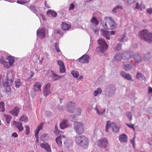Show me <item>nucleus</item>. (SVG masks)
I'll return each mask as SVG.
<instances>
[{
  "label": "nucleus",
  "mask_w": 152,
  "mask_h": 152,
  "mask_svg": "<svg viewBox=\"0 0 152 152\" xmlns=\"http://www.w3.org/2000/svg\"><path fill=\"white\" fill-rule=\"evenodd\" d=\"M75 141L77 145L82 148L87 149L89 146V140L88 137L84 135H80L75 137Z\"/></svg>",
  "instance_id": "nucleus-1"
},
{
  "label": "nucleus",
  "mask_w": 152,
  "mask_h": 152,
  "mask_svg": "<svg viewBox=\"0 0 152 152\" xmlns=\"http://www.w3.org/2000/svg\"><path fill=\"white\" fill-rule=\"evenodd\" d=\"M140 38L145 42L151 44L152 42V33L147 30H143L139 33Z\"/></svg>",
  "instance_id": "nucleus-2"
},
{
  "label": "nucleus",
  "mask_w": 152,
  "mask_h": 152,
  "mask_svg": "<svg viewBox=\"0 0 152 152\" xmlns=\"http://www.w3.org/2000/svg\"><path fill=\"white\" fill-rule=\"evenodd\" d=\"M73 129L75 132L77 134H81L84 131L83 124L80 122L75 121L73 124Z\"/></svg>",
  "instance_id": "nucleus-3"
},
{
  "label": "nucleus",
  "mask_w": 152,
  "mask_h": 152,
  "mask_svg": "<svg viewBox=\"0 0 152 152\" xmlns=\"http://www.w3.org/2000/svg\"><path fill=\"white\" fill-rule=\"evenodd\" d=\"M97 42L99 46L96 48L97 49L99 50L100 52L102 53H103L107 48V44L104 40L102 39H99L98 40Z\"/></svg>",
  "instance_id": "nucleus-4"
},
{
  "label": "nucleus",
  "mask_w": 152,
  "mask_h": 152,
  "mask_svg": "<svg viewBox=\"0 0 152 152\" xmlns=\"http://www.w3.org/2000/svg\"><path fill=\"white\" fill-rule=\"evenodd\" d=\"M7 86H10L13 83L15 78L14 72L12 71H8L7 73Z\"/></svg>",
  "instance_id": "nucleus-5"
},
{
  "label": "nucleus",
  "mask_w": 152,
  "mask_h": 152,
  "mask_svg": "<svg viewBox=\"0 0 152 152\" xmlns=\"http://www.w3.org/2000/svg\"><path fill=\"white\" fill-rule=\"evenodd\" d=\"M110 121H107L105 131L106 132H108V131L109 128L110 127H111L113 131V132H118L119 128L117 126L116 124L114 123H112L111 124Z\"/></svg>",
  "instance_id": "nucleus-6"
},
{
  "label": "nucleus",
  "mask_w": 152,
  "mask_h": 152,
  "mask_svg": "<svg viewBox=\"0 0 152 152\" xmlns=\"http://www.w3.org/2000/svg\"><path fill=\"white\" fill-rule=\"evenodd\" d=\"M108 142L105 138H101L97 141L98 146L101 148H105L107 146Z\"/></svg>",
  "instance_id": "nucleus-7"
},
{
  "label": "nucleus",
  "mask_w": 152,
  "mask_h": 152,
  "mask_svg": "<svg viewBox=\"0 0 152 152\" xmlns=\"http://www.w3.org/2000/svg\"><path fill=\"white\" fill-rule=\"evenodd\" d=\"M106 23L109 25V29H112L115 28L116 26V24L114 20L111 17H106L104 19Z\"/></svg>",
  "instance_id": "nucleus-8"
},
{
  "label": "nucleus",
  "mask_w": 152,
  "mask_h": 152,
  "mask_svg": "<svg viewBox=\"0 0 152 152\" xmlns=\"http://www.w3.org/2000/svg\"><path fill=\"white\" fill-rule=\"evenodd\" d=\"M67 110L71 113H73L75 110L76 107V105L75 103L72 102H69L66 105Z\"/></svg>",
  "instance_id": "nucleus-9"
},
{
  "label": "nucleus",
  "mask_w": 152,
  "mask_h": 152,
  "mask_svg": "<svg viewBox=\"0 0 152 152\" xmlns=\"http://www.w3.org/2000/svg\"><path fill=\"white\" fill-rule=\"evenodd\" d=\"M37 36L41 39L44 38L45 36V31L44 28H41L38 29L37 31Z\"/></svg>",
  "instance_id": "nucleus-10"
},
{
  "label": "nucleus",
  "mask_w": 152,
  "mask_h": 152,
  "mask_svg": "<svg viewBox=\"0 0 152 152\" xmlns=\"http://www.w3.org/2000/svg\"><path fill=\"white\" fill-rule=\"evenodd\" d=\"M89 56L87 55H84L78 59L79 62L83 64L88 63L89 62Z\"/></svg>",
  "instance_id": "nucleus-11"
},
{
  "label": "nucleus",
  "mask_w": 152,
  "mask_h": 152,
  "mask_svg": "<svg viewBox=\"0 0 152 152\" xmlns=\"http://www.w3.org/2000/svg\"><path fill=\"white\" fill-rule=\"evenodd\" d=\"M50 83L47 84L45 86L43 91V94L44 96L46 97L49 94L51 93L50 91Z\"/></svg>",
  "instance_id": "nucleus-12"
},
{
  "label": "nucleus",
  "mask_w": 152,
  "mask_h": 152,
  "mask_svg": "<svg viewBox=\"0 0 152 152\" xmlns=\"http://www.w3.org/2000/svg\"><path fill=\"white\" fill-rule=\"evenodd\" d=\"M41 86L42 85L39 82L35 83L33 87L34 91V92H36L37 91L41 92Z\"/></svg>",
  "instance_id": "nucleus-13"
},
{
  "label": "nucleus",
  "mask_w": 152,
  "mask_h": 152,
  "mask_svg": "<svg viewBox=\"0 0 152 152\" xmlns=\"http://www.w3.org/2000/svg\"><path fill=\"white\" fill-rule=\"evenodd\" d=\"M14 123H15V126L18 129L19 132H21L23 130L24 128L21 123L15 121H14Z\"/></svg>",
  "instance_id": "nucleus-14"
},
{
  "label": "nucleus",
  "mask_w": 152,
  "mask_h": 152,
  "mask_svg": "<svg viewBox=\"0 0 152 152\" xmlns=\"http://www.w3.org/2000/svg\"><path fill=\"white\" fill-rule=\"evenodd\" d=\"M40 146L41 148L45 149L47 151L51 152V151L50 146L47 143H41L40 144Z\"/></svg>",
  "instance_id": "nucleus-15"
},
{
  "label": "nucleus",
  "mask_w": 152,
  "mask_h": 152,
  "mask_svg": "<svg viewBox=\"0 0 152 152\" xmlns=\"http://www.w3.org/2000/svg\"><path fill=\"white\" fill-rule=\"evenodd\" d=\"M52 75L51 76V77L53 81H56L59 80L62 77V76L58 75L54 73L53 71H51Z\"/></svg>",
  "instance_id": "nucleus-16"
},
{
  "label": "nucleus",
  "mask_w": 152,
  "mask_h": 152,
  "mask_svg": "<svg viewBox=\"0 0 152 152\" xmlns=\"http://www.w3.org/2000/svg\"><path fill=\"white\" fill-rule=\"evenodd\" d=\"M133 58L136 62L139 63L142 60L141 55L140 53H136L133 56Z\"/></svg>",
  "instance_id": "nucleus-17"
},
{
  "label": "nucleus",
  "mask_w": 152,
  "mask_h": 152,
  "mask_svg": "<svg viewBox=\"0 0 152 152\" xmlns=\"http://www.w3.org/2000/svg\"><path fill=\"white\" fill-rule=\"evenodd\" d=\"M10 112L13 116H17L19 113V108L17 106L15 107L14 109Z\"/></svg>",
  "instance_id": "nucleus-18"
},
{
  "label": "nucleus",
  "mask_w": 152,
  "mask_h": 152,
  "mask_svg": "<svg viewBox=\"0 0 152 152\" xmlns=\"http://www.w3.org/2000/svg\"><path fill=\"white\" fill-rule=\"evenodd\" d=\"M101 30L102 32V35L104 36L107 39H110V37L109 34V31L101 29Z\"/></svg>",
  "instance_id": "nucleus-19"
},
{
  "label": "nucleus",
  "mask_w": 152,
  "mask_h": 152,
  "mask_svg": "<svg viewBox=\"0 0 152 152\" xmlns=\"http://www.w3.org/2000/svg\"><path fill=\"white\" fill-rule=\"evenodd\" d=\"M68 124V121L67 120H63L60 123V126L61 129H64L67 127Z\"/></svg>",
  "instance_id": "nucleus-20"
},
{
  "label": "nucleus",
  "mask_w": 152,
  "mask_h": 152,
  "mask_svg": "<svg viewBox=\"0 0 152 152\" xmlns=\"http://www.w3.org/2000/svg\"><path fill=\"white\" fill-rule=\"evenodd\" d=\"M152 57L150 54L147 53L145 54L144 56V59L145 61H151L152 60Z\"/></svg>",
  "instance_id": "nucleus-21"
},
{
  "label": "nucleus",
  "mask_w": 152,
  "mask_h": 152,
  "mask_svg": "<svg viewBox=\"0 0 152 152\" xmlns=\"http://www.w3.org/2000/svg\"><path fill=\"white\" fill-rule=\"evenodd\" d=\"M132 53L131 51H125L124 52V59L127 60L129 59L132 56Z\"/></svg>",
  "instance_id": "nucleus-22"
},
{
  "label": "nucleus",
  "mask_w": 152,
  "mask_h": 152,
  "mask_svg": "<svg viewBox=\"0 0 152 152\" xmlns=\"http://www.w3.org/2000/svg\"><path fill=\"white\" fill-rule=\"evenodd\" d=\"M71 28V26L66 24L65 23L63 22L61 25V28L63 30H67Z\"/></svg>",
  "instance_id": "nucleus-23"
},
{
  "label": "nucleus",
  "mask_w": 152,
  "mask_h": 152,
  "mask_svg": "<svg viewBox=\"0 0 152 152\" xmlns=\"http://www.w3.org/2000/svg\"><path fill=\"white\" fill-rule=\"evenodd\" d=\"M47 14L49 16L51 15L52 17H56L57 15V13L54 11L49 10L47 11Z\"/></svg>",
  "instance_id": "nucleus-24"
},
{
  "label": "nucleus",
  "mask_w": 152,
  "mask_h": 152,
  "mask_svg": "<svg viewBox=\"0 0 152 152\" xmlns=\"http://www.w3.org/2000/svg\"><path fill=\"white\" fill-rule=\"evenodd\" d=\"M137 78L140 80H144L145 78V77L142 73L138 72L136 75Z\"/></svg>",
  "instance_id": "nucleus-25"
},
{
  "label": "nucleus",
  "mask_w": 152,
  "mask_h": 152,
  "mask_svg": "<svg viewBox=\"0 0 152 152\" xmlns=\"http://www.w3.org/2000/svg\"><path fill=\"white\" fill-rule=\"evenodd\" d=\"M90 21L94 25L97 26L99 24V22L95 17H93Z\"/></svg>",
  "instance_id": "nucleus-26"
},
{
  "label": "nucleus",
  "mask_w": 152,
  "mask_h": 152,
  "mask_svg": "<svg viewBox=\"0 0 152 152\" xmlns=\"http://www.w3.org/2000/svg\"><path fill=\"white\" fill-rule=\"evenodd\" d=\"M43 125V123H40L38 126L36 130H35V133L38 134L39 131L42 129Z\"/></svg>",
  "instance_id": "nucleus-27"
},
{
  "label": "nucleus",
  "mask_w": 152,
  "mask_h": 152,
  "mask_svg": "<svg viewBox=\"0 0 152 152\" xmlns=\"http://www.w3.org/2000/svg\"><path fill=\"white\" fill-rule=\"evenodd\" d=\"M123 58L122 55L120 54H116L115 56V60L117 61H119L121 60Z\"/></svg>",
  "instance_id": "nucleus-28"
},
{
  "label": "nucleus",
  "mask_w": 152,
  "mask_h": 152,
  "mask_svg": "<svg viewBox=\"0 0 152 152\" xmlns=\"http://www.w3.org/2000/svg\"><path fill=\"white\" fill-rule=\"evenodd\" d=\"M56 142L58 145L60 147L62 145V141L61 140V135L57 137L56 139Z\"/></svg>",
  "instance_id": "nucleus-29"
},
{
  "label": "nucleus",
  "mask_w": 152,
  "mask_h": 152,
  "mask_svg": "<svg viewBox=\"0 0 152 152\" xmlns=\"http://www.w3.org/2000/svg\"><path fill=\"white\" fill-rule=\"evenodd\" d=\"M48 138V134H44L41 136L40 140L43 142H45L47 140Z\"/></svg>",
  "instance_id": "nucleus-30"
},
{
  "label": "nucleus",
  "mask_w": 152,
  "mask_h": 152,
  "mask_svg": "<svg viewBox=\"0 0 152 152\" xmlns=\"http://www.w3.org/2000/svg\"><path fill=\"white\" fill-rule=\"evenodd\" d=\"M19 120L20 121L26 122L28 121V118L26 116L23 115L20 117Z\"/></svg>",
  "instance_id": "nucleus-31"
},
{
  "label": "nucleus",
  "mask_w": 152,
  "mask_h": 152,
  "mask_svg": "<svg viewBox=\"0 0 152 152\" xmlns=\"http://www.w3.org/2000/svg\"><path fill=\"white\" fill-rule=\"evenodd\" d=\"M124 78L129 80H131L132 79V77L130 74L124 73Z\"/></svg>",
  "instance_id": "nucleus-32"
},
{
  "label": "nucleus",
  "mask_w": 152,
  "mask_h": 152,
  "mask_svg": "<svg viewBox=\"0 0 152 152\" xmlns=\"http://www.w3.org/2000/svg\"><path fill=\"white\" fill-rule=\"evenodd\" d=\"M4 103L3 102H1L0 103V112H4L5 109L4 107Z\"/></svg>",
  "instance_id": "nucleus-33"
},
{
  "label": "nucleus",
  "mask_w": 152,
  "mask_h": 152,
  "mask_svg": "<svg viewBox=\"0 0 152 152\" xmlns=\"http://www.w3.org/2000/svg\"><path fill=\"white\" fill-rule=\"evenodd\" d=\"M132 66L131 64H126L124 65V69L126 71H128L132 69Z\"/></svg>",
  "instance_id": "nucleus-34"
},
{
  "label": "nucleus",
  "mask_w": 152,
  "mask_h": 152,
  "mask_svg": "<svg viewBox=\"0 0 152 152\" xmlns=\"http://www.w3.org/2000/svg\"><path fill=\"white\" fill-rule=\"evenodd\" d=\"M7 59L9 61V62L11 66L12 65L14 62V59L12 56H9Z\"/></svg>",
  "instance_id": "nucleus-35"
},
{
  "label": "nucleus",
  "mask_w": 152,
  "mask_h": 152,
  "mask_svg": "<svg viewBox=\"0 0 152 152\" xmlns=\"http://www.w3.org/2000/svg\"><path fill=\"white\" fill-rule=\"evenodd\" d=\"M15 86L17 88H19L21 85L20 79H18L15 81Z\"/></svg>",
  "instance_id": "nucleus-36"
},
{
  "label": "nucleus",
  "mask_w": 152,
  "mask_h": 152,
  "mask_svg": "<svg viewBox=\"0 0 152 152\" xmlns=\"http://www.w3.org/2000/svg\"><path fill=\"white\" fill-rule=\"evenodd\" d=\"M29 9L33 11L35 13H37V10L35 5H31L29 7Z\"/></svg>",
  "instance_id": "nucleus-37"
},
{
  "label": "nucleus",
  "mask_w": 152,
  "mask_h": 152,
  "mask_svg": "<svg viewBox=\"0 0 152 152\" xmlns=\"http://www.w3.org/2000/svg\"><path fill=\"white\" fill-rule=\"evenodd\" d=\"M126 114L130 121H131L132 118V113L130 112H127Z\"/></svg>",
  "instance_id": "nucleus-38"
},
{
  "label": "nucleus",
  "mask_w": 152,
  "mask_h": 152,
  "mask_svg": "<svg viewBox=\"0 0 152 152\" xmlns=\"http://www.w3.org/2000/svg\"><path fill=\"white\" fill-rule=\"evenodd\" d=\"M122 45L118 44L115 48V50L116 51H119L122 49Z\"/></svg>",
  "instance_id": "nucleus-39"
},
{
  "label": "nucleus",
  "mask_w": 152,
  "mask_h": 152,
  "mask_svg": "<svg viewBox=\"0 0 152 152\" xmlns=\"http://www.w3.org/2000/svg\"><path fill=\"white\" fill-rule=\"evenodd\" d=\"M30 0H18L17 2L18 4H23L28 2Z\"/></svg>",
  "instance_id": "nucleus-40"
},
{
  "label": "nucleus",
  "mask_w": 152,
  "mask_h": 152,
  "mask_svg": "<svg viewBox=\"0 0 152 152\" xmlns=\"http://www.w3.org/2000/svg\"><path fill=\"white\" fill-rule=\"evenodd\" d=\"M102 91L101 89L100 88H97V90H96L94 92V95L95 96H96L98 95L99 93L101 94L102 92Z\"/></svg>",
  "instance_id": "nucleus-41"
},
{
  "label": "nucleus",
  "mask_w": 152,
  "mask_h": 152,
  "mask_svg": "<svg viewBox=\"0 0 152 152\" xmlns=\"http://www.w3.org/2000/svg\"><path fill=\"white\" fill-rule=\"evenodd\" d=\"M71 73L75 78L77 77L79 75V73L78 72L76 71H72L71 72Z\"/></svg>",
  "instance_id": "nucleus-42"
},
{
  "label": "nucleus",
  "mask_w": 152,
  "mask_h": 152,
  "mask_svg": "<svg viewBox=\"0 0 152 152\" xmlns=\"http://www.w3.org/2000/svg\"><path fill=\"white\" fill-rule=\"evenodd\" d=\"M3 65H4V67L6 69L9 68L11 66L10 64H9V62L6 61Z\"/></svg>",
  "instance_id": "nucleus-43"
},
{
  "label": "nucleus",
  "mask_w": 152,
  "mask_h": 152,
  "mask_svg": "<svg viewBox=\"0 0 152 152\" xmlns=\"http://www.w3.org/2000/svg\"><path fill=\"white\" fill-rule=\"evenodd\" d=\"M105 22H104V23H102V26L106 30H108L109 29V26H108L107 24V23H106V22H105Z\"/></svg>",
  "instance_id": "nucleus-44"
},
{
  "label": "nucleus",
  "mask_w": 152,
  "mask_h": 152,
  "mask_svg": "<svg viewBox=\"0 0 152 152\" xmlns=\"http://www.w3.org/2000/svg\"><path fill=\"white\" fill-rule=\"evenodd\" d=\"M25 127L26 128V132L25 134L26 135H28L30 132V129L29 127L27 125H25Z\"/></svg>",
  "instance_id": "nucleus-45"
},
{
  "label": "nucleus",
  "mask_w": 152,
  "mask_h": 152,
  "mask_svg": "<svg viewBox=\"0 0 152 152\" xmlns=\"http://www.w3.org/2000/svg\"><path fill=\"white\" fill-rule=\"evenodd\" d=\"M66 71V70L64 65L60 67L59 72L60 73H64Z\"/></svg>",
  "instance_id": "nucleus-46"
},
{
  "label": "nucleus",
  "mask_w": 152,
  "mask_h": 152,
  "mask_svg": "<svg viewBox=\"0 0 152 152\" xmlns=\"http://www.w3.org/2000/svg\"><path fill=\"white\" fill-rule=\"evenodd\" d=\"M61 140L62 141V143L63 142L64 144H65L66 142V139L64 135L61 136Z\"/></svg>",
  "instance_id": "nucleus-47"
},
{
  "label": "nucleus",
  "mask_w": 152,
  "mask_h": 152,
  "mask_svg": "<svg viewBox=\"0 0 152 152\" xmlns=\"http://www.w3.org/2000/svg\"><path fill=\"white\" fill-rule=\"evenodd\" d=\"M55 47L57 52L58 53L59 52L60 50L58 48V44L57 42H56L55 44Z\"/></svg>",
  "instance_id": "nucleus-48"
},
{
  "label": "nucleus",
  "mask_w": 152,
  "mask_h": 152,
  "mask_svg": "<svg viewBox=\"0 0 152 152\" xmlns=\"http://www.w3.org/2000/svg\"><path fill=\"white\" fill-rule=\"evenodd\" d=\"M57 63L60 67L64 65L63 61L61 60L57 61Z\"/></svg>",
  "instance_id": "nucleus-49"
},
{
  "label": "nucleus",
  "mask_w": 152,
  "mask_h": 152,
  "mask_svg": "<svg viewBox=\"0 0 152 152\" xmlns=\"http://www.w3.org/2000/svg\"><path fill=\"white\" fill-rule=\"evenodd\" d=\"M119 139L121 142H124V134H121L119 136Z\"/></svg>",
  "instance_id": "nucleus-50"
},
{
  "label": "nucleus",
  "mask_w": 152,
  "mask_h": 152,
  "mask_svg": "<svg viewBox=\"0 0 152 152\" xmlns=\"http://www.w3.org/2000/svg\"><path fill=\"white\" fill-rule=\"evenodd\" d=\"M6 61L4 58L3 56H1L0 58V63L2 64H3Z\"/></svg>",
  "instance_id": "nucleus-51"
},
{
  "label": "nucleus",
  "mask_w": 152,
  "mask_h": 152,
  "mask_svg": "<svg viewBox=\"0 0 152 152\" xmlns=\"http://www.w3.org/2000/svg\"><path fill=\"white\" fill-rule=\"evenodd\" d=\"M81 109L80 108H78L77 109L76 111L77 115H80L81 113Z\"/></svg>",
  "instance_id": "nucleus-52"
},
{
  "label": "nucleus",
  "mask_w": 152,
  "mask_h": 152,
  "mask_svg": "<svg viewBox=\"0 0 152 152\" xmlns=\"http://www.w3.org/2000/svg\"><path fill=\"white\" fill-rule=\"evenodd\" d=\"M75 8V5L73 4H70L69 7V10H72L74 9Z\"/></svg>",
  "instance_id": "nucleus-53"
},
{
  "label": "nucleus",
  "mask_w": 152,
  "mask_h": 152,
  "mask_svg": "<svg viewBox=\"0 0 152 152\" xmlns=\"http://www.w3.org/2000/svg\"><path fill=\"white\" fill-rule=\"evenodd\" d=\"M126 125H127L129 127L133 129L134 130H135V128L134 127V125L132 124H130L127 123L126 124Z\"/></svg>",
  "instance_id": "nucleus-54"
},
{
  "label": "nucleus",
  "mask_w": 152,
  "mask_h": 152,
  "mask_svg": "<svg viewBox=\"0 0 152 152\" xmlns=\"http://www.w3.org/2000/svg\"><path fill=\"white\" fill-rule=\"evenodd\" d=\"M3 84V79L2 77L0 75V86H1Z\"/></svg>",
  "instance_id": "nucleus-55"
},
{
  "label": "nucleus",
  "mask_w": 152,
  "mask_h": 152,
  "mask_svg": "<svg viewBox=\"0 0 152 152\" xmlns=\"http://www.w3.org/2000/svg\"><path fill=\"white\" fill-rule=\"evenodd\" d=\"M135 2V0H128V4L131 5Z\"/></svg>",
  "instance_id": "nucleus-56"
},
{
  "label": "nucleus",
  "mask_w": 152,
  "mask_h": 152,
  "mask_svg": "<svg viewBox=\"0 0 152 152\" xmlns=\"http://www.w3.org/2000/svg\"><path fill=\"white\" fill-rule=\"evenodd\" d=\"M60 131L58 129H55L54 131V133L56 135H58L59 134Z\"/></svg>",
  "instance_id": "nucleus-57"
},
{
  "label": "nucleus",
  "mask_w": 152,
  "mask_h": 152,
  "mask_svg": "<svg viewBox=\"0 0 152 152\" xmlns=\"http://www.w3.org/2000/svg\"><path fill=\"white\" fill-rule=\"evenodd\" d=\"M5 118L7 120V121L8 120H10V119L12 118L11 117L8 115H5Z\"/></svg>",
  "instance_id": "nucleus-58"
},
{
  "label": "nucleus",
  "mask_w": 152,
  "mask_h": 152,
  "mask_svg": "<svg viewBox=\"0 0 152 152\" xmlns=\"http://www.w3.org/2000/svg\"><path fill=\"white\" fill-rule=\"evenodd\" d=\"M38 134H36L35 133V136L36 138V142H39V140H38Z\"/></svg>",
  "instance_id": "nucleus-59"
},
{
  "label": "nucleus",
  "mask_w": 152,
  "mask_h": 152,
  "mask_svg": "<svg viewBox=\"0 0 152 152\" xmlns=\"http://www.w3.org/2000/svg\"><path fill=\"white\" fill-rule=\"evenodd\" d=\"M147 12L150 14L152 13V8L148 9L147 10Z\"/></svg>",
  "instance_id": "nucleus-60"
},
{
  "label": "nucleus",
  "mask_w": 152,
  "mask_h": 152,
  "mask_svg": "<svg viewBox=\"0 0 152 152\" xmlns=\"http://www.w3.org/2000/svg\"><path fill=\"white\" fill-rule=\"evenodd\" d=\"M45 6L48 8H50V6L49 5V4L47 3V2L46 1H45Z\"/></svg>",
  "instance_id": "nucleus-61"
},
{
  "label": "nucleus",
  "mask_w": 152,
  "mask_h": 152,
  "mask_svg": "<svg viewBox=\"0 0 152 152\" xmlns=\"http://www.w3.org/2000/svg\"><path fill=\"white\" fill-rule=\"evenodd\" d=\"M117 8V10L118 9H121V10H122L123 9V7L122 6H120L119 5H118L116 7Z\"/></svg>",
  "instance_id": "nucleus-62"
},
{
  "label": "nucleus",
  "mask_w": 152,
  "mask_h": 152,
  "mask_svg": "<svg viewBox=\"0 0 152 152\" xmlns=\"http://www.w3.org/2000/svg\"><path fill=\"white\" fill-rule=\"evenodd\" d=\"M127 140V137L126 134H124V142H126Z\"/></svg>",
  "instance_id": "nucleus-63"
},
{
  "label": "nucleus",
  "mask_w": 152,
  "mask_h": 152,
  "mask_svg": "<svg viewBox=\"0 0 152 152\" xmlns=\"http://www.w3.org/2000/svg\"><path fill=\"white\" fill-rule=\"evenodd\" d=\"M131 142L133 145L134 148H135V140H134L132 139L131 140Z\"/></svg>",
  "instance_id": "nucleus-64"
}]
</instances>
